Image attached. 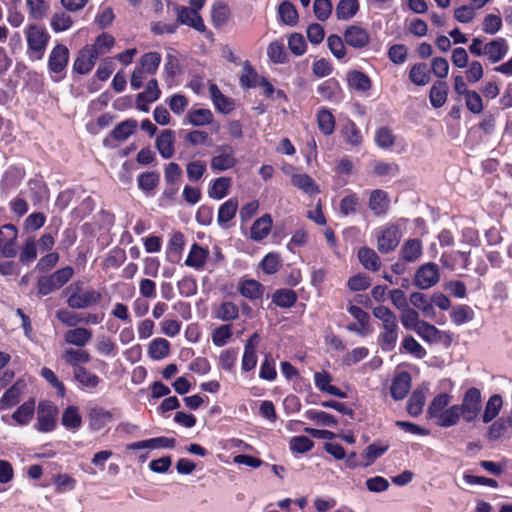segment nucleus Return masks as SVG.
<instances>
[{
    "label": "nucleus",
    "instance_id": "obj_1",
    "mask_svg": "<svg viewBox=\"0 0 512 512\" xmlns=\"http://www.w3.org/2000/svg\"><path fill=\"white\" fill-rule=\"evenodd\" d=\"M63 293L67 297L68 307L74 310L90 308L102 301L101 292L93 288L84 289V282L81 280L69 284Z\"/></svg>",
    "mask_w": 512,
    "mask_h": 512
},
{
    "label": "nucleus",
    "instance_id": "obj_2",
    "mask_svg": "<svg viewBox=\"0 0 512 512\" xmlns=\"http://www.w3.org/2000/svg\"><path fill=\"white\" fill-rule=\"evenodd\" d=\"M453 396L442 392L436 395L427 408L428 417L442 428L455 426V405H450Z\"/></svg>",
    "mask_w": 512,
    "mask_h": 512
},
{
    "label": "nucleus",
    "instance_id": "obj_3",
    "mask_svg": "<svg viewBox=\"0 0 512 512\" xmlns=\"http://www.w3.org/2000/svg\"><path fill=\"white\" fill-rule=\"evenodd\" d=\"M407 220L400 218L394 222H388L375 230L377 249L382 254L394 251L403 236Z\"/></svg>",
    "mask_w": 512,
    "mask_h": 512
},
{
    "label": "nucleus",
    "instance_id": "obj_4",
    "mask_svg": "<svg viewBox=\"0 0 512 512\" xmlns=\"http://www.w3.org/2000/svg\"><path fill=\"white\" fill-rule=\"evenodd\" d=\"M455 405V426L462 418L466 423L475 422L482 411L481 391L476 387H471L463 394L460 404Z\"/></svg>",
    "mask_w": 512,
    "mask_h": 512
},
{
    "label": "nucleus",
    "instance_id": "obj_5",
    "mask_svg": "<svg viewBox=\"0 0 512 512\" xmlns=\"http://www.w3.org/2000/svg\"><path fill=\"white\" fill-rule=\"evenodd\" d=\"M24 33L27 42L28 58L31 61L43 59L51 39L47 29L37 24H30L26 27Z\"/></svg>",
    "mask_w": 512,
    "mask_h": 512
},
{
    "label": "nucleus",
    "instance_id": "obj_6",
    "mask_svg": "<svg viewBox=\"0 0 512 512\" xmlns=\"http://www.w3.org/2000/svg\"><path fill=\"white\" fill-rule=\"evenodd\" d=\"M74 269L71 266H65L53 273L40 276L37 279L36 287L39 297L47 296L54 291L59 290L73 277Z\"/></svg>",
    "mask_w": 512,
    "mask_h": 512
},
{
    "label": "nucleus",
    "instance_id": "obj_7",
    "mask_svg": "<svg viewBox=\"0 0 512 512\" xmlns=\"http://www.w3.org/2000/svg\"><path fill=\"white\" fill-rule=\"evenodd\" d=\"M70 59V52L66 45L56 44L48 57V71L54 82H60L66 77V69Z\"/></svg>",
    "mask_w": 512,
    "mask_h": 512
},
{
    "label": "nucleus",
    "instance_id": "obj_8",
    "mask_svg": "<svg viewBox=\"0 0 512 512\" xmlns=\"http://www.w3.org/2000/svg\"><path fill=\"white\" fill-rule=\"evenodd\" d=\"M59 409L50 400H41L37 406L36 429L42 433L52 432L57 427Z\"/></svg>",
    "mask_w": 512,
    "mask_h": 512
},
{
    "label": "nucleus",
    "instance_id": "obj_9",
    "mask_svg": "<svg viewBox=\"0 0 512 512\" xmlns=\"http://www.w3.org/2000/svg\"><path fill=\"white\" fill-rule=\"evenodd\" d=\"M98 53L96 52L95 46H87L85 45L81 48L76 58L74 59L72 66V76L87 75L89 74L95 66V63L98 59Z\"/></svg>",
    "mask_w": 512,
    "mask_h": 512
},
{
    "label": "nucleus",
    "instance_id": "obj_10",
    "mask_svg": "<svg viewBox=\"0 0 512 512\" xmlns=\"http://www.w3.org/2000/svg\"><path fill=\"white\" fill-rule=\"evenodd\" d=\"M440 280V271L437 264L428 262L421 265L414 276V285L426 290L435 286Z\"/></svg>",
    "mask_w": 512,
    "mask_h": 512
},
{
    "label": "nucleus",
    "instance_id": "obj_11",
    "mask_svg": "<svg viewBox=\"0 0 512 512\" xmlns=\"http://www.w3.org/2000/svg\"><path fill=\"white\" fill-rule=\"evenodd\" d=\"M17 237L18 229L14 224L0 227V257L13 258L17 255Z\"/></svg>",
    "mask_w": 512,
    "mask_h": 512
},
{
    "label": "nucleus",
    "instance_id": "obj_12",
    "mask_svg": "<svg viewBox=\"0 0 512 512\" xmlns=\"http://www.w3.org/2000/svg\"><path fill=\"white\" fill-rule=\"evenodd\" d=\"M113 420V414L111 411L105 409L99 405H93L88 408L87 421L88 428L93 431H100L109 422Z\"/></svg>",
    "mask_w": 512,
    "mask_h": 512
},
{
    "label": "nucleus",
    "instance_id": "obj_13",
    "mask_svg": "<svg viewBox=\"0 0 512 512\" xmlns=\"http://www.w3.org/2000/svg\"><path fill=\"white\" fill-rule=\"evenodd\" d=\"M26 175L25 168L21 165H10L2 175L0 188L2 192L16 189L22 183Z\"/></svg>",
    "mask_w": 512,
    "mask_h": 512
},
{
    "label": "nucleus",
    "instance_id": "obj_14",
    "mask_svg": "<svg viewBox=\"0 0 512 512\" xmlns=\"http://www.w3.org/2000/svg\"><path fill=\"white\" fill-rule=\"evenodd\" d=\"M138 123L135 119L130 118L122 121L114 127L110 134L103 140L106 147H111V140L123 142L135 133Z\"/></svg>",
    "mask_w": 512,
    "mask_h": 512
},
{
    "label": "nucleus",
    "instance_id": "obj_15",
    "mask_svg": "<svg viewBox=\"0 0 512 512\" xmlns=\"http://www.w3.org/2000/svg\"><path fill=\"white\" fill-rule=\"evenodd\" d=\"M177 23L187 25L197 30L198 32H205L206 27L202 17L196 9H190L189 7L179 6L177 7Z\"/></svg>",
    "mask_w": 512,
    "mask_h": 512
},
{
    "label": "nucleus",
    "instance_id": "obj_16",
    "mask_svg": "<svg viewBox=\"0 0 512 512\" xmlns=\"http://www.w3.org/2000/svg\"><path fill=\"white\" fill-rule=\"evenodd\" d=\"M343 36L345 43L355 49L364 48L370 42L369 33L364 28L355 25L347 27Z\"/></svg>",
    "mask_w": 512,
    "mask_h": 512
},
{
    "label": "nucleus",
    "instance_id": "obj_17",
    "mask_svg": "<svg viewBox=\"0 0 512 512\" xmlns=\"http://www.w3.org/2000/svg\"><path fill=\"white\" fill-rule=\"evenodd\" d=\"M440 262L444 268L452 271L459 268L466 269L470 263V252H445L441 255Z\"/></svg>",
    "mask_w": 512,
    "mask_h": 512
},
{
    "label": "nucleus",
    "instance_id": "obj_18",
    "mask_svg": "<svg viewBox=\"0 0 512 512\" xmlns=\"http://www.w3.org/2000/svg\"><path fill=\"white\" fill-rule=\"evenodd\" d=\"M399 327L398 323H386L381 325V332L378 336V344L384 351H392L398 340Z\"/></svg>",
    "mask_w": 512,
    "mask_h": 512
},
{
    "label": "nucleus",
    "instance_id": "obj_19",
    "mask_svg": "<svg viewBox=\"0 0 512 512\" xmlns=\"http://www.w3.org/2000/svg\"><path fill=\"white\" fill-rule=\"evenodd\" d=\"M61 359L75 372L78 368H83L85 367L84 364L90 362L91 355L84 349L67 348L63 351Z\"/></svg>",
    "mask_w": 512,
    "mask_h": 512
},
{
    "label": "nucleus",
    "instance_id": "obj_20",
    "mask_svg": "<svg viewBox=\"0 0 512 512\" xmlns=\"http://www.w3.org/2000/svg\"><path fill=\"white\" fill-rule=\"evenodd\" d=\"M368 207L375 216L386 215L390 207L387 192L380 189L371 191L368 199Z\"/></svg>",
    "mask_w": 512,
    "mask_h": 512
},
{
    "label": "nucleus",
    "instance_id": "obj_21",
    "mask_svg": "<svg viewBox=\"0 0 512 512\" xmlns=\"http://www.w3.org/2000/svg\"><path fill=\"white\" fill-rule=\"evenodd\" d=\"M73 378L81 390L93 391L98 388L102 379L86 367L78 368L73 372Z\"/></svg>",
    "mask_w": 512,
    "mask_h": 512
},
{
    "label": "nucleus",
    "instance_id": "obj_22",
    "mask_svg": "<svg viewBox=\"0 0 512 512\" xmlns=\"http://www.w3.org/2000/svg\"><path fill=\"white\" fill-rule=\"evenodd\" d=\"M185 246V238L182 232H174L166 247V260L170 263L176 264L181 260L182 251Z\"/></svg>",
    "mask_w": 512,
    "mask_h": 512
},
{
    "label": "nucleus",
    "instance_id": "obj_23",
    "mask_svg": "<svg viewBox=\"0 0 512 512\" xmlns=\"http://www.w3.org/2000/svg\"><path fill=\"white\" fill-rule=\"evenodd\" d=\"M176 440L165 436L150 438L142 441L133 442L127 445L128 450L140 449H160V448H174Z\"/></svg>",
    "mask_w": 512,
    "mask_h": 512
},
{
    "label": "nucleus",
    "instance_id": "obj_24",
    "mask_svg": "<svg viewBox=\"0 0 512 512\" xmlns=\"http://www.w3.org/2000/svg\"><path fill=\"white\" fill-rule=\"evenodd\" d=\"M175 132L165 129L157 136L155 146L164 159H170L174 155Z\"/></svg>",
    "mask_w": 512,
    "mask_h": 512
},
{
    "label": "nucleus",
    "instance_id": "obj_25",
    "mask_svg": "<svg viewBox=\"0 0 512 512\" xmlns=\"http://www.w3.org/2000/svg\"><path fill=\"white\" fill-rule=\"evenodd\" d=\"M61 424L68 431H78L83 424L80 408L77 405H68L62 411Z\"/></svg>",
    "mask_w": 512,
    "mask_h": 512
},
{
    "label": "nucleus",
    "instance_id": "obj_26",
    "mask_svg": "<svg viewBox=\"0 0 512 512\" xmlns=\"http://www.w3.org/2000/svg\"><path fill=\"white\" fill-rule=\"evenodd\" d=\"M331 382L332 376L327 371L316 372L314 374V384L318 390L342 399L346 398V393L341 391L338 387L331 385Z\"/></svg>",
    "mask_w": 512,
    "mask_h": 512
},
{
    "label": "nucleus",
    "instance_id": "obj_27",
    "mask_svg": "<svg viewBox=\"0 0 512 512\" xmlns=\"http://www.w3.org/2000/svg\"><path fill=\"white\" fill-rule=\"evenodd\" d=\"M160 183V174L156 171H146L138 175V188L147 196L153 197Z\"/></svg>",
    "mask_w": 512,
    "mask_h": 512
},
{
    "label": "nucleus",
    "instance_id": "obj_28",
    "mask_svg": "<svg viewBox=\"0 0 512 512\" xmlns=\"http://www.w3.org/2000/svg\"><path fill=\"white\" fill-rule=\"evenodd\" d=\"M508 52V43L504 38H496L484 45V54L491 63L501 61Z\"/></svg>",
    "mask_w": 512,
    "mask_h": 512
},
{
    "label": "nucleus",
    "instance_id": "obj_29",
    "mask_svg": "<svg viewBox=\"0 0 512 512\" xmlns=\"http://www.w3.org/2000/svg\"><path fill=\"white\" fill-rule=\"evenodd\" d=\"M411 387V377L408 372H401L392 381L390 392L394 400H402L406 397Z\"/></svg>",
    "mask_w": 512,
    "mask_h": 512
},
{
    "label": "nucleus",
    "instance_id": "obj_30",
    "mask_svg": "<svg viewBox=\"0 0 512 512\" xmlns=\"http://www.w3.org/2000/svg\"><path fill=\"white\" fill-rule=\"evenodd\" d=\"M91 339L92 331L84 327L70 329L64 333V340L67 344L74 345L80 348L88 344L91 341Z\"/></svg>",
    "mask_w": 512,
    "mask_h": 512
},
{
    "label": "nucleus",
    "instance_id": "obj_31",
    "mask_svg": "<svg viewBox=\"0 0 512 512\" xmlns=\"http://www.w3.org/2000/svg\"><path fill=\"white\" fill-rule=\"evenodd\" d=\"M272 228V218L269 214H265L256 219L250 229V237L254 241L265 239Z\"/></svg>",
    "mask_w": 512,
    "mask_h": 512
},
{
    "label": "nucleus",
    "instance_id": "obj_32",
    "mask_svg": "<svg viewBox=\"0 0 512 512\" xmlns=\"http://www.w3.org/2000/svg\"><path fill=\"white\" fill-rule=\"evenodd\" d=\"M410 303L428 318H434L436 311L431 299L421 292H413L409 297Z\"/></svg>",
    "mask_w": 512,
    "mask_h": 512
},
{
    "label": "nucleus",
    "instance_id": "obj_33",
    "mask_svg": "<svg viewBox=\"0 0 512 512\" xmlns=\"http://www.w3.org/2000/svg\"><path fill=\"white\" fill-rule=\"evenodd\" d=\"M347 82L350 88L360 92H366L372 86L369 76L358 70H352L347 73Z\"/></svg>",
    "mask_w": 512,
    "mask_h": 512
},
{
    "label": "nucleus",
    "instance_id": "obj_34",
    "mask_svg": "<svg viewBox=\"0 0 512 512\" xmlns=\"http://www.w3.org/2000/svg\"><path fill=\"white\" fill-rule=\"evenodd\" d=\"M358 259L362 266L370 271H378L381 267V260L378 254L371 248L362 247L358 251Z\"/></svg>",
    "mask_w": 512,
    "mask_h": 512
},
{
    "label": "nucleus",
    "instance_id": "obj_35",
    "mask_svg": "<svg viewBox=\"0 0 512 512\" xmlns=\"http://www.w3.org/2000/svg\"><path fill=\"white\" fill-rule=\"evenodd\" d=\"M35 411V400L30 398L21 404L12 414V419L15 420L19 425L24 426L29 424L33 418Z\"/></svg>",
    "mask_w": 512,
    "mask_h": 512
},
{
    "label": "nucleus",
    "instance_id": "obj_36",
    "mask_svg": "<svg viewBox=\"0 0 512 512\" xmlns=\"http://www.w3.org/2000/svg\"><path fill=\"white\" fill-rule=\"evenodd\" d=\"M503 405L502 397L498 394L492 395L485 404L484 412L481 415L482 422H492L499 415Z\"/></svg>",
    "mask_w": 512,
    "mask_h": 512
},
{
    "label": "nucleus",
    "instance_id": "obj_37",
    "mask_svg": "<svg viewBox=\"0 0 512 512\" xmlns=\"http://www.w3.org/2000/svg\"><path fill=\"white\" fill-rule=\"evenodd\" d=\"M341 88L337 80L330 78L317 87V93L328 101H337L340 98Z\"/></svg>",
    "mask_w": 512,
    "mask_h": 512
},
{
    "label": "nucleus",
    "instance_id": "obj_38",
    "mask_svg": "<svg viewBox=\"0 0 512 512\" xmlns=\"http://www.w3.org/2000/svg\"><path fill=\"white\" fill-rule=\"evenodd\" d=\"M170 342L165 338H155L148 346V355L153 360H161L170 353Z\"/></svg>",
    "mask_w": 512,
    "mask_h": 512
},
{
    "label": "nucleus",
    "instance_id": "obj_39",
    "mask_svg": "<svg viewBox=\"0 0 512 512\" xmlns=\"http://www.w3.org/2000/svg\"><path fill=\"white\" fill-rule=\"evenodd\" d=\"M207 256L208 251L199 244L194 243L185 260V264L196 269L202 268L206 262Z\"/></svg>",
    "mask_w": 512,
    "mask_h": 512
},
{
    "label": "nucleus",
    "instance_id": "obj_40",
    "mask_svg": "<svg viewBox=\"0 0 512 512\" xmlns=\"http://www.w3.org/2000/svg\"><path fill=\"white\" fill-rule=\"evenodd\" d=\"M447 94H448V86L446 82L443 81H437L435 82L431 89L429 94L430 103L434 108H440L442 107L446 100H447Z\"/></svg>",
    "mask_w": 512,
    "mask_h": 512
},
{
    "label": "nucleus",
    "instance_id": "obj_41",
    "mask_svg": "<svg viewBox=\"0 0 512 512\" xmlns=\"http://www.w3.org/2000/svg\"><path fill=\"white\" fill-rule=\"evenodd\" d=\"M422 255V242L419 239L407 240L401 248V257L406 262H414Z\"/></svg>",
    "mask_w": 512,
    "mask_h": 512
},
{
    "label": "nucleus",
    "instance_id": "obj_42",
    "mask_svg": "<svg viewBox=\"0 0 512 512\" xmlns=\"http://www.w3.org/2000/svg\"><path fill=\"white\" fill-rule=\"evenodd\" d=\"M291 182L293 186L302 190L306 194L314 195L319 192L315 181L308 174H294L291 177Z\"/></svg>",
    "mask_w": 512,
    "mask_h": 512
},
{
    "label": "nucleus",
    "instance_id": "obj_43",
    "mask_svg": "<svg viewBox=\"0 0 512 512\" xmlns=\"http://www.w3.org/2000/svg\"><path fill=\"white\" fill-rule=\"evenodd\" d=\"M425 402H426L425 390H423V389L414 390L413 393L411 394V396L409 397V400L407 403V412L413 417L419 416L423 411Z\"/></svg>",
    "mask_w": 512,
    "mask_h": 512
},
{
    "label": "nucleus",
    "instance_id": "obj_44",
    "mask_svg": "<svg viewBox=\"0 0 512 512\" xmlns=\"http://www.w3.org/2000/svg\"><path fill=\"white\" fill-rule=\"evenodd\" d=\"M411 82L417 86H424L430 82V71L425 63L414 64L409 72Z\"/></svg>",
    "mask_w": 512,
    "mask_h": 512
},
{
    "label": "nucleus",
    "instance_id": "obj_45",
    "mask_svg": "<svg viewBox=\"0 0 512 512\" xmlns=\"http://www.w3.org/2000/svg\"><path fill=\"white\" fill-rule=\"evenodd\" d=\"M304 416L321 426L335 427L338 424L337 419L333 415L320 410L309 409L304 413Z\"/></svg>",
    "mask_w": 512,
    "mask_h": 512
},
{
    "label": "nucleus",
    "instance_id": "obj_46",
    "mask_svg": "<svg viewBox=\"0 0 512 512\" xmlns=\"http://www.w3.org/2000/svg\"><path fill=\"white\" fill-rule=\"evenodd\" d=\"M450 317L455 325L460 326L470 322L474 318V311L468 305L461 304L453 307L450 312Z\"/></svg>",
    "mask_w": 512,
    "mask_h": 512
},
{
    "label": "nucleus",
    "instance_id": "obj_47",
    "mask_svg": "<svg viewBox=\"0 0 512 512\" xmlns=\"http://www.w3.org/2000/svg\"><path fill=\"white\" fill-rule=\"evenodd\" d=\"M161 63V55L158 52H148L142 55L139 68L146 74H154Z\"/></svg>",
    "mask_w": 512,
    "mask_h": 512
},
{
    "label": "nucleus",
    "instance_id": "obj_48",
    "mask_svg": "<svg viewBox=\"0 0 512 512\" xmlns=\"http://www.w3.org/2000/svg\"><path fill=\"white\" fill-rule=\"evenodd\" d=\"M317 123L324 135H331L335 129V118L328 109H320L317 113Z\"/></svg>",
    "mask_w": 512,
    "mask_h": 512
},
{
    "label": "nucleus",
    "instance_id": "obj_49",
    "mask_svg": "<svg viewBox=\"0 0 512 512\" xmlns=\"http://www.w3.org/2000/svg\"><path fill=\"white\" fill-rule=\"evenodd\" d=\"M358 9L357 0H341L336 7V17L339 20H348L357 13Z\"/></svg>",
    "mask_w": 512,
    "mask_h": 512
},
{
    "label": "nucleus",
    "instance_id": "obj_50",
    "mask_svg": "<svg viewBox=\"0 0 512 512\" xmlns=\"http://www.w3.org/2000/svg\"><path fill=\"white\" fill-rule=\"evenodd\" d=\"M278 15H279L280 20L286 25L293 26L297 23V20H298L297 10H296L295 6L288 1H283L279 5Z\"/></svg>",
    "mask_w": 512,
    "mask_h": 512
},
{
    "label": "nucleus",
    "instance_id": "obj_51",
    "mask_svg": "<svg viewBox=\"0 0 512 512\" xmlns=\"http://www.w3.org/2000/svg\"><path fill=\"white\" fill-rule=\"evenodd\" d=\"M273 302L282 308H290L297 301V294L291 289H280L273 294Z\"/></svg>",
    "mask_w": 512,
    "mask_h": 512
},
{
    "label": "nucleus",
    "instance_id": "obj_52",
    "mask_svg": "<svg viewBox=\"0 0 512 512\" xmlns=\"http://www.w3.org/2000/svg\"><path fill=\"white\" fill-rule=\"evenodd\" d=\"M239 291L246 298L258 299L262 296L263 287L258 281L249 279L240 283Z\"/></svg>",
    "mask_w": 512,
    "mask_h": 512
},
{
    "label": "nucleus",
    "instance_id": "obj_53",
    "mask_svg": "<svg viewBox=\"0 0 512 512\" xmlns=\"http://www.w3.org/2000/svg\"><path fill=\"white\" fill-rule=\"evenodd\" d=\"M161 91L158 87V82L156 79H151L148 81L146 88L143 92L137 94V100L141 103L142 100H145L146 103H153L160 98Z\"/></svg>",
    "mask_w": 512,
    "mask_h": 512
},
{
    "label": "nucleus",
    "instance_id": "obj_54",
    "mask_svg": "<svg viewBox=\"0 0 512 512\" xmlns=\"http://www.w3.org/2000/svg\"><path fill=\"white\" fill-rule=\"evenodd\" d=\"M342 133L345 138V141L348 144H350L352 146H360L361 145V143L363 141V137H362L361 131L359 130V128L356 126V124L354 122L349 121L348 123H346L343 127Z\"/></svg>",
    "mask_w": 512,
    "mask_h": 512
},
{
    "label": "nucleus",
    "instance_id": "obj_55",
    "mask_svg": "<svg viewBox=\"0 0 512 512\" xmlns=\"http://www.w3.org/2000/svg\"><path fill=\"white\" fill-rule=\"evenodd\" d=\"M188 122L194 126H203L212 121L213 115L209 109L191 110L186 115Z\"/></svg>",
    "mask_w": 512,
    "mask_h": 512
},
{
    "label": "nucleus",
    "instance_id": "obj_56",
    "mask_svg": "<svg viewBox=\"0 0 512 512\" xmlns=\"http://www.w3.org/2000/svg\"><path fill=\"white\" fill-rule=\"evenodd\" d=\"M259 377L267 381H273L277 377L275 360L270 353H267L264 356V360L260 366Z\"/></svg>",
    "mask_w": 512,
    "mask_h": 512
},
{
    "label": "nucleus",
    "instance_id": "obj_57",
    "mask_svg": "<svg viewBox=\"0 0 512 512\" xmlns=\"http://www.w3.org/2000/svg\"><path fill=\"white\" fill-rule=\"evenodd\" d=\"M400 320L404 328L415 331L417 327L423 322L419 318V313L407 307L403 311H401Z\"/></svg>",
    "mask_w": 512,
    "mask_h": 512
},
{
    "label": "nucleus",
    "instance_id": "obj_58",
    "mask_svg": "<svg viewBox=\"0 0 512 512\" xmlns=\"http://www.w3.org/2000/svg\"><path fill=\"white\" fill-rule=\"evenodd\" d=\"M40 375L57 391V395L63 398L66 395V387L62 381L58 379L56 374L48 367H43Z\"/></svg>",
    "mask_w": 512,
    "mask_h": 512
},
{
    "label": "nucleus",
    "instance_id": "obj_59",
    "mask_svg": "<svg viewBox=\"0 0 512 512\" xmlns=\"http://www.w3.org/2000/svg\"><path fill=\"white\" fill-rule=\"evenodd\" d=\"M267 55L273 63L282 64L287 59L284 44L282 42H271L267 48Z\"/></svg>",
    "mask_w": 512,
    "mask_h": 512
},
{
    "label": "nucleus",
    "instance_id": "obj_60",
    "mask_svg": "<svg viewBox=\"0 0 512 512\" xmlns=\"http://www.w3.org/2000/svg\"><path fill=\"white\" fill-rule=\"evenodd\" d=\"M344 41L340 36L331 34L327 38V46L333 56L337 59H343L346 55V47Z\"/></svg>",
    "mask_w": 512,
    "mask_h": 512
},
{
    "label": "nucleus",
    "instance_id": "obj_61",
    "mask_svg": "<svg viewBox=\"0 0 512 512\" xmlns=\"http://www.w3.org/2000/svg\"><path fill=\"white\" fill-rule=\"evenodd\" d=\"M126 251L123 248L115 247L108 253L104 265L107 268H119L126 260Z\"/></svg>",
    "mask_w": 512,
    "mask_h": 512
},
{
    "label": "nucleus",
    "instance_id": "obj_62",
    "mask_svg": "<svg viewBox=\"0 0 512 512\" xmlns=\"http://www.w3.org/2000/svg\"><path fill=\"white\" fill-rule=\"evenodd\" d=\"M314 446V442L307 436H294L289 441V447L294 453H306Z\"/></svg>",
    "mask_w": 512,
    "mask_h": 512
},
{
    "label": "nucleus",
    "instance_id": "obj_63",
    "mask_svg": "<svg viewBox=\"0 0 512 512\" xmlns=\"http://www.w3.org/2000/svg\"><path fill=\"white\" fill-rule=\"evenodd\" d=\"M375 142L380 148L388 149L394 145L395 135L388 127H381L376 131Z\"/></svg>",
    "mask_w": 512,
    "mask_h": 512
},
{
    "label": "nucleus",
    "instance_id": "obj_64",
    "mask_svg": "<svg viewBox=\"0 0 512 512\" xmlns=\"http://www.w3.org/2000/svg\"><path fill=\"white\" fill-rule=\"evenodd\" d=\"M388 448L389 446L387 444H383L380 442H374L370 444L365 450V464H372L377 458L382 456L388 450Z\"/></svg>",
    "mask_w": 512,
    "mask_h": 512
}]
</instances>
